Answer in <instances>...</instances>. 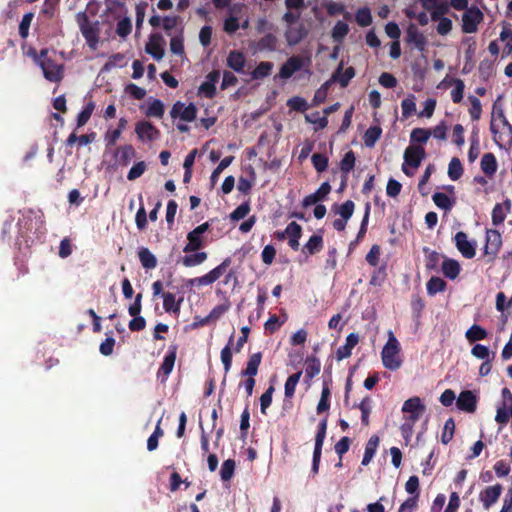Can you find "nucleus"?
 Here are the masks:
<instances>
[{
  "mask_svg": "<svg viewBox=\"0 0 512 512\" xmlns=\"http://www.w3.org/2000/svg\"><path fill=\"white\" fill-rule=\"evenodd\" d=\"M36 63L41 67L44 77L51 82H58L63 77L62 65L55 63L49 56L48 50H41L39 55H35Z\"/></svg>",
  "mask_w": 512,
  "mask_h": 512,
  "instance_id": "nucleus-2",
  "label": "nucleus"
},
{
  "mask_svg": "<svg viewBox=\"0 0 512 512\" xmlns=\"http://www.w3.org/2000/svg\"><path fill=\"white\" fill-rule=\"evenodd\" d=\"M135 132L141 141H153L159 137V131L147 121H140L135 126Z\"/></svg>",
  "mask_w": 512,
  "mask_h": 512,
  "instance_id": "nucleus-19",
  "label": "nucleus"
},
{
  "mask_svg": "<svg viewBox=\"0 0 512 512\" xmlns=\"http://www.w3.org/2000/svg\"><path fill=\"white\" fill-rule=\"evenodd\" d=\"M435 205L445 211L452 209L454 201L445 193L437 192L432 196Z\"/></svg>",
  "mask_w": 512,
  "mask_h": 512,
  "instance_id": "nucleus-36",
  "label": "nucleus"
},
{
  "mask_svg": "<svg viewBox=\"0 0 512 512\" xmlns=\"http://www.w3.org/2000/svg\"><path fill=\"white\" fill-rule=\"evenodd\" d=\"M484 15L477 7L468 8L462 16V30L465 33H475L478 25L483 21Z\"/></svg>",
  "mask_w": 512,
  "mask_h": 512,
  "instance_id": "nucleus-8",
  "label": "nucleus"
},
{
  "mask_svg": "<svg viewBox=\"0 0 512 512\" xmlns=\"http://www.w3.org/2000/svg\"><path fill=\"white\" fill-rule=\"evenodd\" d=\"M310 64V56H292L281 66L278 76L281 79H289L295 72L303 68H308Z\"/></svg>",
  "mask_w": 512,
  "mask_h": 512,
  "instance_id": "nucleus-5",
  "label": "nucleus"
},
{
  "mask_svg": "<svg viewBox=\"0 0 512 512\" xmlns=\"http://www.w3.org/2000/svg\"><path fill=\"white\" fill-rule=\"evenodd\" d=\"M465 337L469 342H476L487 337V331L481 326L474 324L465 333Z\"/></svg>",
  "mask_w": 512,
  "mask_h": 512,
  "instance_id": "nucleus-34",
  "label": "nucleus"
},
{
  "mask_svg": "<svg viewBox=\"0 0 512 512\" xmlns=\"http://www.w3.org/2000/svg\"><path fill=\"white\" fill-rule=\"evenodd\" d=\"M341 67L337 70L334 75V79L337 80L341 86L345 87L349 83V81L354 77L355 72L352 67H348L344 72H340Z\"/></svg>",
  "mask_w": 512,
  "mask_h": 512,
  "instance_id": "nucleus-57",
  "label": "nucleus"
},
{
  "mask_svg": "<svg viewBox=\"0 0 512 512\" xmlns=\"http://www.w3.org/2000/svg\"><path fill=\"white\" fill-rule=\"evenodd\" d=\"M327 13L330 16L343 15L345 19H350L351 14L346 10V7L342 3L326 0L323 3Z\"/></svg>",
  "mask_w": 512,
  "mask_h": 512,
  "instance_id": "nucleus-27",
  "label": "nucleus"
},
{
  "mask_svg": "<svg viewBox=\"0 0 512 512\" xmlns=\"http://www.w3.org/2000/svg\"><path fill=\"white\" fill-rule=\"evenodd\" d=\"M139 260L145 269H153L157 265V259L148 248L142 247L138 251Z\"/></svg>",
  "mask_w": 512,
  "mask_h": 512,
  "instance_id": "nucleus-30",
  "label": "nucleus"
},
{
  "mask_svg": "<svg viewBox=\"0 0 512 512\" xmlns=\"http://www.w3.org/2000/svg\"><path fill=\"white\" fill-rule=\"evenodd\" d=\"M125 65V57L123 54L117 53L112 55L105 63L103 70L110 71L115 67H123Z\"/></svg>",
  "mask_w": 512,
  "mask_h": 512,
  "instance_id": "nucleus-60",
  "label": "nucleus"
},
{
  "mask_svg": "<svg viewBox=\"0 0 512 512\" xmlns=\"http://www.w3.org/2000/svg\"><path fill=\"white\" fill-rule=\"evenodd\" d=\"M348 33L349 26L343 21H338L332 29L331 36L334 41L340 43L347 36Z\"/></svg>",
  "mask_w": 512,
  "mask_h": 512,
  "instance_id": "nucleus-42",
  "label": "nucleus"
},
{
  "mask_svg": "<svg viewBox=\"0 0 512 512\" xmlns=\"http://www.w3.org/2000/svg\"><path fill=\"white\" fill-rule=\"evenodd\" d=\"M431 137V130L425 128H415L411 131V142L426 143Z\"/></svg>",
  "mask_w": 512,
  "mask_h": 512,
  "instance_id": "nucleus-48",
  "label": "nucleus"
},
{
  "mask_svg": "<svg viewBox=\"0 0 512 512\" xmlns=\"http://www.w3.org/2000/svg\"><path fill=\"white\" fill-rule=\"evenodd\" d=\"M501 493L502 486L500 484L488 486L483 491H481L479 494V499L483 505V508L485 510H489L490 507L498 501Z\"/></svg>",
  "mask_w": 512,
  "mask_h": 512,
  "instance_id": "nucleus-17",
  "label": "nucleus"
},
{
  "mask_svg": "<svg viewBox=\"0 0 512 512\" xmlns=\"http://www.w3.org/2000/svg\"><path fill=\"white\" fill-rule=\"evenodd\" d=\"M463 173V168L458 158H452L448 166V176L451 180H458Z\"/></svg>",
  "mask_w": 512,
  "mask_h": 512,
  "instance_id": "nucleus-50",
  "label": "nucleus"
},
{
  "mask_svg": "<svg viewBox=\"0 0 512 512\" xmlns=\"http://www.w3.org/2000/svg\"><path fill=\"white\" fill-rule=\"evenodd\" d=\"M170 115L172 118H180L183 121L191 122L197 116V108L192 103L186 105L182 102H176L170 111Z\"/></svg>",
  "mask_w": 512,
  "mask_h": 512,
  "instance_id": "nucleus-13",
  "label": "nucleus"
},
{
  "mask_svg": "<svg viewBox=\"0 0 512 512\" xmlns=\"http://www.w3.org/2000/svg\"><path fill=\"white\" fill-rule=\"evenodd\" d=\"M233 160H234L233 156H228V157L223 158L220 161V163L213 170V172H212V174L210 176V183H211L212 187H214L216 185V183L219 180L220 174L232 163Z\"/></svg>",
  "mask_w": 512,
  "mask_h": 512,
  "instance_id": "nucleus-38",
  "label": "nucleus"
},
{
  "mask_svg": "<svg viewBox=\"0 0 512 512\" xmlns=\"http://www.w3.org/2000/svg\"><path fill=\"white\" fill-rule=\"evenodd\" d=\"M470 101V108H469V114L473 120H478L481 117L482 114V105L480 100L475 96H469Z\"/></svg>",
  "mask_w": 512,
  "mask_h": 512,
  "instance_id": "nucleus-59",
  "label": "nucleus"
},
{
  "mask_svg": "<svg viewBox=\"0 0 512 512\" xmlns=\"http://www.w3.org/2000/svg\"><path fill=\"white\" fill-rule=\"evenodd\" d=\"M331 187L328 182H324L321 186L312 194L307 195L303 199V206L309 207L317 204L318 202L324 200L327 195L330 193Z\"/></svg>",
  "mask_w": 512,
  "mask_h": 512,
  "instance_id": "nucleus-22",
  "label": "nucleus"
},
{
  "mask_svg": "<svg viewBox=\"0 0 512 512\" xmlns=\"http://www.w3.org/2000/svg\"><path fill=\"white\" fill-rule=\"evenodd\" d=\"M235 462L232 459H227L223 462L220 470V476L223 481H229L234 474Z\"/></svg>",
  "mask_w": 512,
  "mask_h": 512,
  "instance_id": "nucleus-56",
  "label": "nucleus"
},
{
  "mask_svg": "<svg viewBox=\"0 0 512 512\" xmlns=\"http://www.w3.org/2000/svg\"><path fill=\"white\" fill-rule=\"evenodd\" d=\"M465 84L461 79L454 81V85L451 90V99L454 103H460L464 96Z\"/></svg>",
  "mask_w": 512,
  "mask_h": 512,
  "instance_id": "nucleus-54",
  "label": "nucleus"
},
{
  "mask_svg": "<svg viewBox=\"0 0 512 512\" xmlns=\"http://www.w3.org/2000/svg\"><path fill=\"white\" fill-rule=\"evenodd\" d=\"M163 298V308L168 313L178 314L180 311L181 303L183 301L182 298L176 299V296L173 293L167 292L162 294Z\"/></svg>",
  "mask_w": 512,
  "mask_h": 512,
  "instance_id": "nucleus-26",
  "label": "nucleus"
},
{
  "mask_svg": "<svg viewBox=\"0 0 512 512\" xmlns=\"http://www.w3.org/2000/svg\"><path fill=\"white\" fill-rule=\"evenodd\" d=\"M506 122H508V120L502 108L494 106L491 114L490 130L498 126L505 125Z\"/></svg>",
  "mask_w": 512,
  "mask_h": 512,
  "instance_id": "nucleus-47",
  "label": "nucleus"
},
{
  "mask_svg": "<svg viewBox=\"0 0 512 512\" xmlns=\"http://www.w3.org/2000/svg\"><path fill=\"white\" fill-rule=\"evenodd\" d=\"M454 431H455V422L452 418H449L448 420H446V422L444 424L443 432L441 435V442L443 444H448L454 436Z\"/></svg>",
  "mask_w": 512,
  "mask_h": 512,
  "instance_id": "nucleus-55",
  "label": "nucleus"
},
{
  "mask_svg": "<svg viewBox=\"0 0 512 512\" xmlns=\"http://www.w3.org/2000/svg\"><path fill=\"white\" fill-rule=\"evenodd\" d=\"M244 11L243 4H234L230 6L228 16L224 20L223 29L228 34L235 33L240 28V21Z\"/></svg>",
  "mask_w": 512,
  "mask_h": 512,
  "instance_id": "nucleus-10",
  "label": "nucleus"
},
{
  "mask_svg": "<svg viewBox=\"0 0 512 512\" xmlns=\"http://www.w3.org/2000/svg\"><path fill=\"white\" fill-rule=\"evenodd\" d=\"M277 38L273 34H266L257 43V49L260 51H273L276 49Z\"/></svg>",
  "mask_w": 512,
  "mask_h": 512,
  "instance_id": "nucleus-43",
  "label": "nucleus"
},
{
  "mask_svg": "<svg viewBox=\"0 0 512 512\" xmlns=\"http://www.w3.org/2000/svg\"><path fill=\"white\" fill-rule=\"evenodd\" d=\"M493 134V139L499 147H503L504 144L512 142V125L506 122L505 125L498 126L490 130Z\"/></svg>",
  "mask_w": 512,
  "mask_h": 512,
  "instance_id": "nucleus-20",
  "label": "nucleus"
},
{
  "mask_svg": "<svg viewBox=\"0 0 512 512\" xmlns=\"http://www.w3.org/2000/svg\"><path fill=\"white\" fill-rule=\"evenodd\" d=\"M164 111L163 103L158 99H154L148 103L146 115L148 117L162 118Z\"/></svg>",
  "mask_w": 512,
  "mask_h": 512,
  "instance_id": "nucleus-44",
  "label": "nucleus"
},
{
  "mask_svg": "<svg viewBox=\"0 0 512 512\" xmlns=\"http://www.w3.org/2000/svg\"><path fill=\"white\" fill-rule=\"evenodd\" d=\"M146 170V163L144 161L137 162L134 164L127 174V178L130 181L136 180L141 177Z\"/></svg>",
  "mask_w": 512,
  "mask_h": 512,
  "instance_id": "nucleus-63",
  "label": "nucleus"
},
{
  "mask_svg": "<svg viewBox=\"0 0 512 512\" xmlns=\"http://www.w3.org/2000/svg\"><path fill=\"white\" fill-rule=\"evenodd\" d=\"M422 7L430 12L431 19H439L441 15L449 12L447 0H420Z\"/></svg>",
  "mask_w": 512,
  "mask_h": 512,
  "instance_id": "nucleus-16",
  "label": "nucleus"
},
{
  "mask_svg": "<svg viewBox=\"0 0 512 512\" xmlns=\"http://www.w3.org/2000/svg\"><path fill=\"white\" fill-rule=\"evenodd\" d=\"M471 354L481 360H493L495 358V353L492 352L487 346L476 344L471 349Z\"/></svg>",
  "mask_w": 512,
  "mask_h": 512,
  "instance_id": "nucleus-37",
  "label": "nucleus"
},
{
  "mask_svg": "<svg viewBox=\"0 0 512 512\" xmlns=\"http://www.w3.org/2000/svg\"><path fill=\"white\" fill-rule=\"evenodd\" d=\"M301 375H302L301 372H297V373L290 375L287 378V380L285 382V386H284V393H285L286 398H292L294 396L295 389H296V386L301 378Z\"/></svg>",
  "mask_w": 512,
  "mask_h": 512,
  "instance_id": "nucleus-40",
  "label": "nucleus"
},
{
  "mask_svg": "<svg viewBox=\"0 0 512 512\" xmlns=\"http://www.w3.org/2000/svg\"><path fill=\"white\" fill-rule=\"evenodd\" d=\"M358 407L362 414V423L367 426L369 424V415L372 410V401L369 398H364L359 403Z\"/></svg>",
  "mask_w": 512,
  "mask_h": 512,
  "instance_id": "nucleus-61",
  "label": "nucleus"
},
{
  "mask_svg": "<svg viewBox=\"0 0 512 512\" xmlns=\"http://www.w3.org/2000/svg\"><path fill=\"white\" fill-rule=\"evenodd\" d=\"M501 246V234L497 230L488 229L486 231V242L484 246V255L488 258V261H493L496 258Z\"/></svg>",
  "mask_w": 512,
  "mask_h": 512,
  "instance_id": "nucleus-9",
  "label": "nucleus"
},
{
  "mask_svg": "<svg viewBox=\"0 0 512 512\" xmlns=\"http://www.w3.org/2000/svg\"><path fill=\"white\" fill-rule=\"evenodd\" d=\"M425 405L418 396L411 397L404 401L401 411L404 414V420L417 422L425 412Z\"/></svg>",
  "mask_w": 512,
  "mask_h": 512,
  "instance_id": "nucleus-6",
  "label": "nucleus"
},
{
  "mask_svg": "<svg viewBox=\"0 0 512 512\" xmlns=\"http://www.w3.org/2000/svg\"><path fill=\"white\" fill-rule=\"evenodd\" d=\"M135 156V149L132 145L119 147L115 152V157L121 165H128Z\"/></svg>",
  "mask_w": 512,
  "mask_h": 512,
  "instance_id": "nucleus-28",
  "label": "nucleus"
},
{
  "mask_svg": "<svg viewBox=\"0 0 512 512\" xmlns=\"http://www.w3.org/2000/svg\"><path fill=\"white\" fill-rule=\"evenodd\" d=\"M455 244L463 257L471 259L476 254V242L470 241L464 232H458L455 235Z\"/></svg>",
  "mask_w": 512,
  "mask_h": 512,
  "instance_id": "nucleus-15",
  "label": "nucleus"
},
{
  "mask_svg": "<svg viewBox=\"0 0 512 512\" xmlns=\"http://www.w3.org/2000/svg\"><path fill=\"white\" fill-rule=\"evenodd\" d=\"M456 405L459 410L473 413L477 406V396L470 390L462 391L456 399Z\"/></svg>",
  "mask_w": 512,
  "mask_h": 512,
  "instance_id": "nucleus-18",
  "label": "nucleus"
},
{
  "mask_svg": "<svg viewBox=\"0 0 512 512\" xmlns=\"http://www.w3.org/2000/svg\"><path fill=\"white\" fill-rule=\"evenodd\" d=\"M145 50L155 60L159 61L164 56V48L160 38L152 36L146 44Z\"/></svg>",
  "mask_w": 512,
  "mask_h": 512,
  "instance_id": "nucleus-25",
  "label": "nucleus"
},
{
  "mask_svg": "<svg viewBox=\"0 0 512 512\" xmlns=\"http://www.w3.org/2000/svg\"><path fill=\"white\" fill-rule=\"evenodd\" d=\"M382 130L378 126H371L367 129L364 135V143L366 147H374L377 140L380 138Z\"/></svg>",
  "mask_w": 512,
  "mask_h": 512,
  "instance_id": "nucleus-41",
  "label": "nucleus"
},
{
  "mask_svg": "<svg viewBox=\"0 0 512 512\" xmlns=\"http://www.w3.org/2000/svg\"><path fill=\"white\" fill-rule=\"evenodd\" d=\"M176 360V347H170L158 370V377L165 381L172 372Z\"/></svg>",
  "mask_w": 512,
  "mask_h": 512,
  "instance_id": "nucleus-21",
  "label": "nucleus"
},
{
  "mask_svg": "<svg viewBox=\"0 0 512 512\" xmlns=\"http://www.w3.org/2000/svg\"><path fill=\"white\" fill-rule=\"evenodd\" d=\"M378 444H379V438L377 436L370 437V439L368 440V442L366 443V446H365V452H364V456L362 459V465L366 466L371 462V460L373 459V457L375 455Z\"/></svg>",
  "mask_w": 512,
  "mask_h": 512,
  "instance_id": "nucleus-31",
  "label": "nucleus"
},
{
  "mask_svg": "<svg viewBox=\"0 0 512 512\" xmlns=\"http://www.w3.org/2000/svg\"><path fill=\"white\" fill-rule=\"evenodd\" d=\"M425 156L426 153L422 146L409 145L404 151L402 171L407 176L414 175L415 170L420 166Z\"/></svg>",
  "mask_w": 512,
  "mask_h": 512,
  "instance_id": "nucleus-3",
  "label": "nucleus"
},
{
  "mask_svg": "<svg viewBox=\"0 0 512 512\" xmlns=\"http://www.w3.org/2000/svg\"><path fill=\"white\" fill-rule=\"evenodd\" d=\"M431 20L438 22L436 30L437 33L440 35H447L452 29V21L449 18L445 17V15H441L439 19Z\"/></svg>",
  "mask_w": 512,
  "mask_h": 512,
  "instance_id": "nucleus-58",
  "label": "nucleus"
},
{
  "mask_svg": "<svg viewBox=\"0 0 512 512\" xmlns=\"http://www.w3.org/2000/svg\"><path fill=\"white\" fill-rule=\"evenodd\" d=\"M227 65L236 72H242L245 65V57L239 51H232L228 55Z\"/></svg>",
  "mask_w": 512,
  "mask_h": 512,
  "instance_id": "nucleus-29",
  "label": "nucleus"
},
{
  "mask_svg": "<svg viewBox=\"0 0 512 512\" xmlns=\"http://www.w3.org/2000/svg\"><path fill=\"white\" fill-rule=\"evenodd\" d=\"M481 169L488 176H492L496 172L497 161L492 153H486L482 156Z\"/></svg>",
  "mask_w": 512,
  "mask_h": 512,
  "instance_id": "nucleus-32",
  "label": "nucleus"
},
{
  "mask_svg": "<svg viewBox=\"0 0 512 512\" xmlns=\"http://www.w3.org/2000/svg\"><path fill=\"white\" fill-rule=\"evenodd\" d=\"M207 259L206 252H196L194 254L185 255L181 262L185 267H194L202 264Z\"/></svg>",
  "mask_w": 512,
  "mask_h": 512,
  "instance_id": "nucleus-35",
  "label": "nucleus"
},
{
  "mask_svg": "<svg viewBox=\"0 0 512 512\" xmlns=\"http://www.w3.org/2000/svg\"><path fill=\"white\" fill-rule=\"evenodd\" d=\"M444 275L450 279H455L460 273V265L456 260L447 259L442 263Z\"/></svg>",
  "mask_w": 512,
  "mask_h": 512,
  "instance_id": "nucleus-33",
  "label": "nucleus"
},
{
  "mask_svg": "<svg viewBox=\"0 0 512 512\" xmlns=\"http://www.w3.org/2000/svg\"><path fill=\"white\" fill-rule=\"evenodd\" d=\"M500 40L505 42V52L509 55L512 53V29L508 23H503L500 33Z\"/></svg>",
  "mask_w": 512,
  "mask_h": 512,
  "instance_id": "nucleus-45",
  "label": "nucleus"
},
{
  "mask_svg": "<svg viewBox=\"0 0 512 512\" xmlns=\"http://www.w3.org/2000/svg\"><path fill=\"white\" fill-rule=\"evenodd\" d=\"M323 247V239L320 235H312L308 242L304 245L303 250L309 254L319 252Z\"/></svg>",
  "mask_w": 512,
  "mask_h": 512,
  "instance_id": "nucleus-46",
  "label": "nucleus"
},
{
  "mask_svg": "<svg viewBox=\"0 0 512 512\" xmlns=\"http://www.w3.org/2000/svg\"><path fill=\"white\" fill-rule=\"evenodd\" d=\"M94 110V104L92 102H89L86 104V106L82 109V111L79 113L77 118V125L78 127H81L85 125L88 120L90 119L92 113Z\"/></svg>",
  "mask_w": 512,
  "mask_h": 512,
  "instance_id": "nucleus-64",
  "label": "nucleus"
},
{
  "mask_svg": "<svg viewBox=\"0 0 512 512\" xmlns=\"http://www.w3.org/2000/svg\"><path fill=\"white\" fill-rule=\"evenodd\" d=\"M511 210V201L506 199L503 203H497L492 210V223L494 226L501 225Z\"/></svg>",
  "mask_w": 512,
  "mask_h": 512,
  "instance_id": "nucleus-23",
  "label": "nucleus"
},
{
  "mask_svg": "<svg viewBox=\"0 0 512 512\" xmlns=\"http://www.w3.org/2000/svg\"><path fill=\"white\" fill-rule=\"evenodd\" d=\"M301 232V226L296 222H291L288 224L284 231L278 232L276 236L279 240H284L288 238L289 246L293 250H297L299 248V239L301 237Z\"/></svg>",
  "mask_w": 512,
  "mask_h": 512,
  "instance_id": "nucleus-14",
  "label": "nucleus"
},
{
  "mask_svg": "<svg viewBox=\"0 0 512 512\" xmlns=\"http://www.w3.org/2000/svg\"><path fill=\"white\" fill-rule=\"evenodd\" d=\"M308 32L304 23H294L285 28L284 37L289 46H295L308 35Z\"/></svg>",
  "mask_w": 512,
  "mask_h": 512,
  "instance_id": "nucleus-12",
  "label": "nucleus"
},
{
  "mask_svg": "<svg viewBox=\"0 0 512 512\" xmlns=\"http://www.w3.org/2000/svg\"><path fill=\"white\" fill-rule=\"evenodd\" d=\"M261 354L255 353L250 356L246 369L242 372L243 375L254 377L258 372V367L261 363Z\"/></svg>",
  "mask_w": 512,
  "mask_h": 512,
  "instance_id": "nucleus-39",
  "label": "nucleus"
},
{
  "mask_svg": "<svg viewBox=\"0 0 512 512\" xmlns=\"http://www.w3.org/2000/svg\"><path fill=\"white\" fill-rule=\"evenodd\" d=\"M354 208H355L354 202L351 200H347L343 204H341L340 206L337 207L336 214H338L340 216V218L348 221L353 215Z\"/></svg>",
  "mask_w": 512,
  "mask_h": 512,
  "instance_id": "nucleus-49",
  "label": "nucleus"
},
{
  "mask_svg": "<svg viewBox=\"0 0 512 512\" xmlns=\"http://www.w3.org/2000/svg\"><path fill=\"white\" fill-rule=\"evenodd\" d=\"M230 265V259H225L220 265L212 269L209 273L191 280V284L207 286L217 281Z\"/></svg>",
  "mask_w": 512,
  "mask_h": 512,
  "instance_id": "nucleus-11",
  "label": "nucleus"
},
{
  "mask_svg": "<svg viewBox=\"0 0 512 512\" xmlns=\"http://www.w3.org/2000/svg\"><path fill=\"white\" fill-rule=\"evenodd\" d=\"M358 342H359V336L356 333H350L346 337L345 344L340 346L337 349V352H336L337 359L340 361L345 358H348L351 355L353 348L358 344Z\"/></svg>",
  "mask_w": 512,
  "mask_h": 512,
  "instance_id": "nucleus-24",
  "label": "nucleus"
},
{
  "mask_svg": "<svg viewBox=\"0 0 512 512\" xmlns=\"http://www.w3.org/2000/svg\"><path fill=\"white\" fill-rule=\"evenodd\" d=\"M446 283L443 279L439 277H432L427 283V292L429 295L433 296L438 292H441L445 289Z\"/></svg>",
  "mask_w": 512,
  "mask_h": 512,
  "instance_id": "nucleus-52",
  "label": "nucleus"
},
{
  "mask_svg": "<svg viewBox=\"0 0 512 512\" xmlns=\"http://www.w3.org/2000/svg\"><path fill=\"white\" fill-rule=\"evenodd\" d=\"M401 346L392 331H388V340L381 351L383 366L389 370H397L402 365Z\"/></svg>",
  "mask_w": 512,
  "mask_h": 512,
  "instance_id": "nucleus-1",
  "label": "nucleus"
},
{
  "mask_svg": "<svg viewBox=\"0 0 512 512\" xmlns=\"http://www.w3.org/2000/svg\"><path fill=\"white\" fill-rule=\"evenodd\" d=\"M272 63L270 62H261L252 72V78L260 79L268 76L272 70Z\"/></svg>",
  "mask_w": 512,
  "mask_h": 512,
  "instance_id": "nucleus-62",
  "label": "nucleus"
},
{
  "mask_svg": "<svg viewBox=\"0 0 512 512\" xmlns=\"http://www.w3.org/2000/svg\"><path fill=\"white\" fill-rule=\"evenodd\" d=\"M210 225L205 222L187 234L188 243L184 246L183 251L185 253L196 252L204 245L203 234L208 231Z\"/></svg>",
  "mask_w": 512,
  "mask_h": 512,
  "instance_id": "nucleus-7",
  "label": "nucleus"
},
{
  "mask_svg": "<svg viewBox=\"0 0 512 512\" xmlns=\"http://www.w3.org/2000/svg\"><path fill=\"white\" fill-rule=\"evenodd\" d=\"M307 122L316 125L315 130L323 129L327 126L328 120L326 116H320L319 112L307 114L305 116Z\"/></svg>",
  "mask_w": 512,
  "mask_h": 512,
  "instance_id": "nucleus-53",
  "label": "nucleus"
},
{
  "mask_svg": "<svg viewBox=\"0 0 512 512\" xmlns=\"http://www.w3.org/2000/svg\"><path fill=\"white\" fill-rule=\"evenodd\" d=\"M402 115L404 118H408L416 111L415 96L409 95L401 102Z\"/></svg>",
  "mask_w": 512,
  "mask_h": 512,
  "instance_id": "nucleus-51",
  "label": "nucleus"
},
{
  "mask_svg": "<svg viewBox=\"0 0 512 512\" xmlns=\"http://www.w3.org/2000/svg\"><path fill=\"white\" fill-rule=\"evenodd\" d=\"M77 21L88 46L95 50L99 42V30L97 22L92 23L88 20L86 13L77 14Z\"/></svg>",
  "mask_w": 512,
  "mask_h": 512,
  "instance_id": "nucleus-4",
  "label": "nucleus"
}]
</instances>
